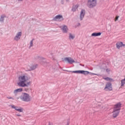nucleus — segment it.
Returning <instances> with one entry per match:
<instances>
[{
  "label": "nucleus",
  "instance_id": "nucleus-1",
  "mask_svg": "<svg viewBox=\"0 0 125 125\" xmlns=\"http://www.w3.org/2000/svg\"><path fill=\"white\" fill-rule=\"evenodd\" d=\"M30 80V77L28 74H24L19 77V83H18L19 86L24 87L25 86H28L27 84L25 83L27 81Z\"/></svg>",
  "mask_w": 125,
  "mask_h": 125
},
{
  "label": "nucleus",
  "instance_id": "nucleus-2",
  "mask_svg": "<svg viewBox=\"0 0 125 125\" xmlns=\"http://www.w3.org/2000/svg\"><path fill=\"white\" fill-rule=\"evenodd\" d=\"M20 98L22 101H24V102H30L32 100V97L29 94L22 95Z\"/></svg>",
  "mask_w": 125,
  "mask_h": 125
},
{
  "label": "nucleus",
  "instance_id": "nucleus-3",
  "mask_svg": "<svg viewBox=\"0 0 125 125\" xmlns=\"http://www.w3.org/2000/svg\"><path fill=\"white\" fill-rule=\"evenodd\" d=\"M96 4H97L96 0H88L87 5L89 8L96 6Z\"/></svg>",
  "mask_w": 125,
  "mask_h": 125
},
{
  "label": "nucleus",
  "instance_id": "nucleus-4",
  "mask_svg": "<svg viewBox=\"0 0 125 125\" xmlns=\"http://www.w3.org/2000/svg\"><path fill=\"white\" fill-rule=\"evenodd\" d=\"M72 73H74L75 74H82L83 75H88V74H91V75H97L95 73H91L87 71H84V70H76L73 71Z\"/></svg>",
  "mask_w": 125,
  "mask_h": 125
},
{
  "label": "nucleus",
  "instance_id": "nucleus-5",
  "mask_svg": "<svg viewBox=\"0 0 125 125\" xmlns=\"http://www.w3.org/2000/svg\"><path fill=\"white\" fill-rule=\"evenodd\" d=\"M38 64H33L29 67V66H27V71H34V70H36L37 69V67Z\"/></svg>",
  "mask_w": 125,
  "mask_h": 125
},
{
  "label": "nucleus",
  "instance_id": "nucleus-6",
  "mask_svg": "<svg viewBox=\"0 0 125 125\" xmlns=\"http://www.w3.org/2000/svg\"><path fill=\"white\" fill-rule=\"evenodd\" d=\"M104 89L106 90V91L112 90V83H107Z\"/></svg>",
  "mask_w": 125,
  "mask_h": 125
},
{
  "label": "nucleus",
  "instance_id": "nucleus-7",
  "mask_svg": "<svg viewBox=\"0 0 125 125\" xmlns=\"http://www.w3.org/2000/svg\"><path fill=\"white\" fill-rule=\"evenodd\" d=\"M121 108H122V103L121 102L118 103L114 105L113 109L121 111Z\"/></svg>",
  "mask_w": 125,
  "mask_h": 125
},
{
  "label": "nucleus",
  "instance_id": "nucleus-8",
  "mask_svg": "<svg viewBox=\"0 0 125 125\" xmlns=\"http://www.w3.org/2000/svg\"><path fill=\"white\" fill-rule=\"evenodd\" d=\"M120 110H118V109H115L113 108V110L112 112V117L113 118H117L118 116H119V114H120Z\"/></svg>",
  "mask_w": 125,
  "mask_h": 125
},
{
  "label": "nucleus",
  "instance_id": "nucleus-9",
  "mask_svg": "<svg viewBox=\"0 0 125 125\" xmlns=\"http://www.w3.org/2000/svg\"><path fill=\"white\" fill-rule=\"evenodd\" d=\"M21 36H22V32H18L14 38V41H16V42H18V41L21 39Z\"/></svg>",
  "mask_w": 125,
  "mask_h": 125
},
{
  "label": "nucleus",
  "instance_id": "nucleus-10",
  "mask_svg": "<svg viewBox=\"0 0 125 125\" xmlns=\"http://www.w3.org/2000/svg\"><path fill=\"white\" fill-rule=\"evenodd\" d=\"M60 28L62 29V33L64 34H67V33H68L69 29H68V27H67L66 25L61 26H60Z\"/></svg>",
  "mask_w": 125,
  "mask_h": 125
},
{
  "label": "nucleus",
  "instance_id": "nucleus-11",
  "mask_svg": "<svg viewBox=\"0 0 125 125\" xmlns=\"http://www.w3.org/2000/svg\"><path fill=\"white\" fill-rule=\"evenodd\" d=\"M60 20V21H63L64 20V19L63 18V16L62 15H58L55 17L53 19V21H57V20Z\"/></svg>",
  "mask_w": 125,
  "mask_h": 125
},
{
  "label": "nucleus",
  "instance_id": "nucleus-12",
  "mask_svg": "<svg viewBox=\"0 0 125 125\" xmlns=\"http://www.w3.org/2000/svg\"><path fill=\"white\" fill-rule=\"evenodd\" d=\"M85 15V10L82 9L80 13V19L81 21H82L83 19L84 18Z\"/></svg>",
  "mask_w": 125,
  "mask_h": 125
},
{
  "label": "nucleus",
  "instance_id": "nucleus-13",
  "mask_svg": "<svg viewBox=\"0 0 125 125\" xmlns=\"http://www.w3.org/2000/svg\"><path fill=\"white\" fill-rule=\"evenodd\" d=\"M65 61H67L68 63H69V64H73V63H75V61L72 59V58L70 57H66L64 58Z\"/></svg>",
  "mask_w": 125,
  "mask_h": 125
},
{
  "label": "nucleus",
  "instance_id": "nucleus-14",
  "mask_svg": "<svg viewBox=\"0 0 125 125\" xmlns=\"http://www.w3.org/2000/svg\"><path fill=\"white\" fill-rule=\"evenodd\" d=\"M11 107L12 109H15L16 111H18V112H20V113H22V112H23V109L19 108L18 106H15L14 105H11Z\"/></svg>",
  "mask_w": 125,
  "mask_h": 125
},
{
  "label": "nucleus",
  "instance_id": "nucleus-15",
  "mask_svg": "<svg viewBox=\"0 0 125 125\" xmlns=\"http://www.w3.org/2000/svg\"><path fill=\"white\" fill-rule=\"evenodd\" d=\"M116 47L118 48V49H120V48L122 47V46H125V44L123 43V42H117L116 44Z\"/></svg>",
  "mask_w": 125,
  "mask_h": 125
},
{
  "label": "nucleus",
  "instance_id": "nucleus-16",
  "mask_svg": "<svg viewBox=\"0 0 125 125\" xmlns=\"http://www.w3.org/2000/svg\"><path fill=\"white\" fill-rule=\"evenodd\" d=\"M99 36H101V32H95V33H93L91 34L92 37H98Z\"/></svg>",
  "mask_w": 125,
  "mask_h": 125
},
{
  "label": "nucleus",
  "instance_id": "nucleus-17",
  "mask_svg": "<svg viewBox=\"0 0 125 125\" xmlns=\"http://www.w3.org/2000/svg\"><path fill=\"white\" fill-rule=\"evenodd\" d=\"M23 91V89L22 88L17 89L14 91V93L15 94H17V93H18L19 92H21V91Z\"/></svg>",
  "mask_w": 125,
  "mask_h": 125
},
{
  "label": "nucleus",
  "instance_id": "nucleus-18",
  "mask_svg": "<svg viewBox=\"0 0 125 125\" xmlns=\"http://www.w3.org/2000/svg\"><path fill=\"white\" fill-rule=\"evenodd\" d=\"M5 15H1V17L0 19V21L2 22L3 23L4 21V18H5Z\"/></svg>",
  "mask_w": 125,
  "mask_h": 125
},
{
  "label": "nucleus",
  "instance_id": "nucleus-19",
  "mask_svg": "<svg viewBox=\"0 0 125 125\" xmlns=\"http://www.w3.org/2000/svg\"><path fill=\"white\" fill-rule=\"evenodd\" d=\"M34 41H35V39H33L30 42V46H29V48H31V47H32V46H33V42H34Z\"/></svg>",
  "mask_w": 125,
  "mask_h": 125
},
{
  "label": "nucleus",
  "instance_id": "nucleus-20",
  "mask_svg": "<svg viewBox=\"0 0 125 125\" xmlns=\"http://www.w3.org/2000/svg\"><path fill=\"white\" fill-rule=\"evenodd\" d=\"M74 39H75V36L73 35L71 33H69V40H74Z\"/></svg>",
  "mask_w": 125,
  "mask_h": 125
},
{
  "label": "nucleus",
  "instance_id": "nucleus-21",
  "mask_svg": "<svg viewBox=\"0 0 125 125\" xmlns=\"http://www.w3.org/2000/svg\"><path fill=\"white\" fill-rule=\"evenodd\" d=\"M78 7H79V6H78V5L74 6L72 8V11H73V12H75V11H76V9H77Z\"/></svg>",
  "mask_w": 125,
  "mask_h": 125
},
{
  "label": "nucleus",
  "instance_id": "nucleus-22",
  "mask_svg": "<svg viewBox=\"0 0 125 125\" xmlns=\"http://www.w3.org/2000/svg\"><path fill=\"white\" fill-rule=\"evenodd\" d=\"M104 79V80H105V81H109V82H114V80L113 79L110 78L109 77H106Z\"/></svg>",
  "mask_w": 125,
  "mask_h": 125
},
{
  "label": "nucleus",
  "instance_id": "nucleus-23",
  "mask_svg": "<svg viewBox=\"0 0 125 125\" xmlns=\"http://www.w3.org/2000/svg\"><path fill=\"white\" fill-rule=\"evenodd\" d=\"M41 64L44 65V66H47L49 64V63L47 62H42Z\"/></svg>",
  "mask_w": 125,
  "mask_h": 125
},
{
  "label": "nucleus",
  "instance_id": "nucleus-24",
  "mask_svg": "<svg viewBox=\"0 0 125 125\" xmlns=\"http://www.w3.org/2000/svg\"><path fill=\"white\" fill-rule=\"evenodd\" d=\"M38 59H41V60H43L45 59L44 58L41 57L40 56L38 57Z\"/></svg>",
  "mask_w": 125,
  "mask_h": 125
},
{
  "label": "nucleus",
  "instance_id": "nucleus-25",
  "mask_svg": "<svg viewBox=\"0 0 125 125\" xmlns=\"http://www.w3.org/2000/svg\"><path fill=\"white\" fill-rule=\"evenodd\" d=\"M119 17H120V16H116V17H115V21H117V20H118Z\"/></svg>",
  "mask_w": 125,
  "mask_h": 125
},
{
  "label": "nucleus",
  "instance_id": "nucleus-26",
  "mask_svg": "<svg viewBox=\"0 0 125 125\" xmlns=\"http://www.w3.org/2000/svg\"><path fill=\"white\" fill-rule=\"evenodd\" d=\"M106 72L108 73V74H109V73L110 72V69H106Z\"/></svg>",
  "mask_w": 125,
  "mask_h": 125
},
{
  "label": "nucleus",
  "instance_id": "nucleus-27",
  "mask_svg": "<svg viewBox=\"0 0 125 125\" xmlns=\"http://www.w3.org/2000/svg\"><path fill=\"white\" fill-rule=\"evenodd\" d=\"M66 72H69V73H73V71H70V70H65Z\"/></svg>",
  "mask_w": 125,
  "mask_h": 125
},
{
  "label": "nucleus",
  "instance_id": "nucleus-28",
  "mask_svg": "<svg viewBox=\"0 0 125 125\" xmlns=\"http://www.w3.org/2000/svg\"><path fill=\"white\" fill-rule=\"evenodd\" d=\"M7 98H8V99H12V97H7Z\"/></svg>",
  "mask_w": 125,
  "mask_h": 125
},
{
  "label": "nucleus",
  "instance_id": "nucleus-29",
  "mask_svg": "<svg viewBox=\"0 0 125 125\" xmlns=\"http://www.w3.org/2000/svg\"><path fill=\"white\" fill-rule=\"evenodd\" d=\"M17 116H18V117H21V115L19 114H17Z\"/></svg>",
  "mask_w": 125,
  "mask_h": 125
},
{
  "label": "nucleus",
  "instance_id": "nucleus-30",
  "mask_svg": "<svg viewBox=\"0 0 125 125\" xmlns=\"http://www.w3.org/2000/svg\"><path fill=\"white\" fill-rule=\"evenodd\" d=\"M30 83H31V82H28V83H27V84H28V85L30 84Z\"/></svg>",
  "mask_w": 125,
  "mask_h": 125
},
{
  "label": "nucleus",
  "instance_id": "nucleus-31",
  "mask_svg": "<svg viewBox=\"0 0 125 125\" xmlns=\"http://www.w3.org/2000/svg\"><path fill=\"white\" fill-rule=\"evenodd\" d=\"M19 1H22L23 0H18Z\"/></svg>",
  "mask_w": 125,
  "mask_h": 125
},
{
  "label": "nucleus",
  "instance_id": "nucleus-32",
  "mask_svg": "<svg viewBox=\"0 0 125 125\" xmlns=\"http://www.w3.org/2000/svg\"><path fill=\"white\" fill-rule=\"evenodd\" d=\"M66 125H69V123L67 122Z\"/></svg>",
  "mask_w": 125,
  "mask_h": 125
},
{
  "label": "nucleus",
  "instance_id": "nucleus-33",
  "mask_svg": "<svg viewBox=\"0 0 125 125\" xmlns=\"http://www.w3.org/2000/svg\"><path fill=\"white\" fill-rule=\"evenodd\" d=\"M23 94H27L26 93H24Z\"/></svg>",
  "mask_w": 125,
  "mask_h": 125
},
{
  "label": "nucleus",
  "instance_id": "nucleus-34",
  "mask_svg": "<svg viewBox=\"0 0 125 125\" xmlns=\"http://www.w3.org/2000/svg\"><path fill=\"white\" fill-rule=\"evenodd\" d=\"M79 25L80 26H81V24H80V23H79Z\"/></svg>",
  "mask_w": 125,
  "mask_h": 125
},
{
  "label": "nucleus",
  "instance_id": "nucleus-35",
  "mask_svg": "<svg viewBox=\"0 0 125 125\" xmlns=\"http://www.w3.org/2000/svg\"><path fill=\"white\" fill-rule=\"evenodd\" d=\"M66 1H69V0H66Z\"/></svg>",
  "mask_w": 125,
  "mask_h": 125
}]
</instances>
